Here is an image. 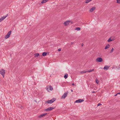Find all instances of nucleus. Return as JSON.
Returning <instances> with one entry per match:
<instances>
[{
  "label": "nucleus",
  "mask_w": 120,
  "mask_h": 120,
  "mask_svg": "<svg viewBox=\"0 0 120 120\" xmlns=\"http://www.w3.org/2000/svg\"><path fill=\"white\" fill-rule=\"evenodd\" d=\"M0 74L2 75L3 78H4L6 72L5 70L3 69H1L0 70Z\"/></svg>",
  "instance_id": "f257e3e1"
},
{
  "label": "nucleus",
  "mask_w": 120,
  "mask_h": 120,
  "mask_svg": "<svg viewBox=\"0 0 120 120\" xmlns=\"http://www.w3.org/2000/svg\"><path fill=\"white\" fill-rule=\"evenodd\" d=\"M56 100V99L55 98H53L51 100H48L46 101V102L48 103H52L53 102Z\"/></svg>",
  "instance_id": "f03ea898"
},
{
  "label": "nucleus",
  "mask_w": 120,
  "mask_h": 120,
  "mask_svg": "<svg viewBox=\"0 0 120 120\" xmlns=\"http://www.w3.org/2000/svg\"><path fill=\"white\" fill-rule=\"evenodd\" d=\"M68 93V91H67L61 97V99H64L67 96Z\"/></svg>",
  "instance_id": "7ed1b4c3"
},
{
  "label": "nucleus",
  "mask_w": 120,
  "mask_h": 120,
  "mask_svg": "<svg viewBox=\"0 0 120 120\" xmlns=\"http://www.w3.org/2000/svg\"><path fill=\"white\" fill-rule=\"evenodd\" d=\"M11 31H10L8 32L7 34L6 35L5 37V39H7L9 37L11 34Z\"/></svg>",
  "instance_id": "20e7f679"
},
{
  "label": "nucleus",
  "mask_w": 120,
  "mask_h": 120,
  "mask_svg": "<svg viewBox=\"0 0 120 120\" xmlns=\"http://www.w3.org/2000/svg\"><path fill=\"white\" fill-rule=\"evenodd\" d=\"M103 60L102 59L101 57H98L96 59V61L97 62H101Z\"/></svg>",
  "instance_id": "39448f33"
},
{
  "label": "nucleus",
  "mask_w": 120,
  "mask_h": 120,
  "mask_svg": "<svg viewBox=\"0 0 120 120\" xmlns=\"http://www.w3.org/2000/svg\"><path fill=\"white\" fill-rule=\"evenodd\" d=\"M8 15V14H7L5 16H4L3 17H1V18L0 19V22L3 20L4 19H5L7 17Z\"/></svg>",
  "instance_id": "423d86ee"
},
{
  "label": "nucleus",
  "mask_w": 120,
  "mask_h": 120,
  "mask_svg": "<svg viewBox=\"0 0 120 120\" xmlns=\"http://www.w3.org/2000/svg\"><path fill=\"white\" fill-rule=\"evenodd\" d=\"M55 108V107L53 108V107H52L49 108L45 109V110L46 111H49L54 109Z\"/></svg>",
  "instance_id": "0eeeda50"
},
{
  "label": "nucleus",
  "mask_w": 120,
  "mask_h": 120,
  "mask_svg": "<svg viewBox=\"0 0 120 120\" xmlns=\"http://www.w3.org/2000/svg\"><path fill=\"white\" fill-rule=\"evenodd\" d=\"M84 100L83 99H80L78 100H76L75 102V103H80L83 101Z\"/></svg>",
  "instance_id": "6e6552de"
},
{
  "label": "nucleus",
  "mask_w": 120,
  "mask_h": 120,
  "mask_svg": "<svg viewBox=\"0 0 120 120\" xmlns=\"http://www.w3.org/2000/svg\"><path fill=\"white\" fill-rule=\"evenodd\" d=\"M70 22V21H67L64 22V24L65 26H67L69 24V23Z\"/></svg>",
  "instance_id": "1a4fd4ad"
},
{
  "label": "nucleus",
  "mask_w": 120,
  "mask_h": 120,
  "mask_svg": "<svg viewBox=\"0 0 120 120\" xmlns=\"http://www.w3.org/2000/svg\"><path fill=\"white\" fill-rule=\"evenodd\" d=\"M109 68V66L107 65H105V66L103 68L104 70H108Z\"/></svg>",
  "instance_id": "9d476101"
},
{
  "label": "nucleus",
  "mask_w": 120,
  "mask_h": 120,
  "mask_svg": "<svg viewBox=\"0 0 120 120\" xmlns=\"http://www.w3.org/2000/svg\"><path fill=\"white\" fill-rule=\"evenodd\" d=\"M95 7H93L91 8H90V12H92L93 11H94L95 9Z\"/></svg>",
  "instance_id": "9b49d317"
},
{
  "label": "nucleus",
  "mask_w": 120,
  "mask_h": 120,
  "mask_svg": "<svg viewBox=\"0 0 120 120\" xmlns=\"http://www.w3.org/2000/svg\"><path fill=\"white\" fill-rule=\"evenodd\" d=\"M47 114V113H45L41 114L39 116V117H43V116H45Z\"/></svg>",
  "instance_id": "f8f14e48"
},
{
  "label": "nucleus",
  "mask_w": 120,
  "mask_h": 120,
  "mask_svg": "<svg viewBox=\"0 0 120 120\" xmlns=\"http://www.w3.org/2000/svg\"><path fill=\"white\" fill-rule=\"evenodd\" d=\"M49 0H43L41 2V3L42 4H43L44 3H45L47 2Z\"/></svg>",
  "instance_id": "ddd939ff"
},
{
  "label": "nucleus",
  "mask_w": 120,
  "mask_h": 120,
  "mask_svg": "<svg viewBox=\"0 0 120 120\" xmlns=\"http://www.w3.org/2000/svg\"><path fill=\"white\" fill-rule=\"evenodd\" d=\"M47 52H43L42 54V55L43 56H45L47 55Z\"/></svg>",
  "instance_id": "4468645a"
},
{
  "label": "nucleus",
  "mask_w": 120,
  "mask_h": 120,
  "mask_svg": "<svg viewBox=\"0 0 120 120\" xmlns=\"http://www.w3.org/2000/svg\"><path fill=\"white\" fill-rule=\"evenodd\" d=\"M110 45L109 44H107L105 47V49H106L109 48Z\"/></svg>",
  "instance_id": "2eb2a0df"
},
{
  "label": "nucleus",
  "mask_w": 120,
  "mask_h": 120,
  "mask_svg": "<svg viewBox=\"0 0 120 120\" xmlns=\"http://www.w3.org/2000/svg\"><path fill=\"white\" fill-rule=\"evenodd\" d=\"M39 56V54L38 53H36L34 54V57H38Z\"/></svg>",
  "instance_id": "dca6fc26"
},
{
  "label": "nucleus",
  "mask_w": 120,
  "mask_h": 120,
  "mask_svg": "<svg viewBox=\"0 0 120 120\" xmlns=\"http://www.w3.org/2000/svg\"><path fill=\"white\" fill-rule=\"evenodd\" d=\"M68 74L67 73L65 74V75L64 76V78H65V79H66L68 78Z\"/></svg>",
  "instance_id": "f3484780"
},
{
  "label": "nucleus",
  "mask_w": 120,
  "mask_h": 120,
  "mask_svg": "<svg viewBox=\"0 0 120 120\" xmlns=\"http://www.w3.org/2000/svg\"><path fill=\"white\" fill-rule=\"evenodd\" d=\"M49 88L50 90H52L53 89V88L51 86H49Z\"/></svg>",
  "instance_id": "a211bd4d"
},
{
  "label": "nucleus",
  "mask_w": 120,
  "mask_h": 120,
  "mask_svg": "<svg viewBox=\"0 0 120 120\" xmlns=\"http://www.w3.org/2000/svg\"><path fill=\"white\" fill-rule=\"evenodd\" d=\"M113 40L112 39H111V38H109L108 40H107V41L108 42H109L111 41H113Z\"/></svg>",
  "instance_id": "6ab92c4d"
},
{
  "label": "nucleus",
  "mask_w": 120,
  "mask_h": 120,
  "mask_svg": "<svg viewBox=\"0 0 120 120\" xmlns=\"http://www.w3.org/2000/svg\"><path fill=\"white\" fill-rule=\"evenodd\" d=\"M92 0H86L85 3H88L89 2H90Z\"/></svg>",
  "instance_id": "aec40b11"
},
{
  "label": "nucleus",
  "mask_w": 120,
  "mask_h": 120,
  "mask_svg": "<svg viewBox=\"0 0 120 120\" xmlns=\"http://www.w3.org/2000/svg\"><path fill=\"white\" fill-rule=\"evenodd\" d=\"M81 29V28L79 27L76 28L75 30H80Z\"/></svg>",
  "instance_id": "412c9836"
},
{
  "label": "nucleus",
  "mask_w": 120,
  "mask_h": 120,
  "mask_svg": "<svg viewBox=\"0 0 120 120\" xmlns=\"http://www.w3.org/2000/svg\"><path fill=\"white\" fill-rule=\"evenodd\" d=\"M87 72V71H81L80 72L81 73H84Z\"/></svg>",
  "instance_id": "4be33fe9"
},
{
  "label": "nucleus",
  "mask_w": 120,
  "mask_h": 120,
  "mask_svg": "<svg viewBox=\"0 0 120 120\" xmlns=\"http://www.w3.org/2000/svg\"><path fill=\"white\" fill-rule=\"evenodd\" d=\"M116 3L118 4H120V0H116Z\"/></svg>",
  "instance_id": "5701e85b"
},
{
  "label": "nucleus",
  "mask_w": 120,
  "mask_h": 120,
  "mask_svg": "<svg viewBox=\"0 0 120 120\" xmlns=\"http://www.w3.org/2000/svg\"><path fill=\"white\" fill-rule=\"evenodd\" d=\"M113 50H114V48H112V49L111 50V51L110 52V53H112V52Z\"/></svg>",
  "instance_id": "b1692460"
},
{
  "label": "nucleus",
  "mask_w": 120,
  "mask_h": 120,
  "mask_svg": "<svg viewBox=\"0 0 120 120\" xmlns=\"http://www.w3.org/2000/svg\"><path fill=\"white\" fill-rule=\"evenodd\" d=\"M18 107L19 108H21V109H22V108H21V107H22V106L21 105H19L18 106Z\"/></svg>",
  "instance_id": "393cba45"
},
{
  "label": "nucleus",
  "mask_w": 120,
  "mask_h": 120,
  "mask_svg": "<svg viewBox=\"0 0 120 120\" xmlns=\"http://www.w3.org/2000/svg\"><path fill=\"white\" fill-rule=\"evenodd\" d=\"M96 82L98 84V83L99 81L98 80L96 79Z\"/></svg>",
  "instance_id": "a878e982"
},
{
  "label": "nucleus",
  "mask_w": 120,
  "mask_h": 120,
  "mask_svg": "<svg viewBox=\"0 0 120 120\" xmlns=\"http://www.w3.org/2000/svg\"><path fill=\"white\" fill-rule=\"evenodd\" d=\"M87 72H91V70L90 69V70H89L88 71H87Z\"/></svg>",
  "instance_id": "bb28decb"
},
{
  "label": "nucleus",
  "mask_w": 120,
  "mask_h": 120,
  "mask_svg": "<svg viewBox=\"0 0 120 120\" xmlns=\"http://www.w3.org/2000/svg\"><path fill=\"white\" fill-rule=\"evenodd\" d=\"M101 104H100V103H98V105H97V106H100L101 105Z\"/></svg>",
  "instance_id": "cd10ccee"
},
{
  "label": "nucleus",
  "mask_w": 120,
  "mask_h": 120,
  "mask_svg": "<svg viewBox=\"0 0 120 120\" xmlns=\"http://www.w3.org/2000/svg\"><path fill=\"white\" fill-rule=\"evenodd\" d=\"M117 69H120V65H119V66H118Z\"/></svg>",
  "instance_id": "c85d7f7f"
},
{
  "label": "nucleus",
  "mask_w": 120,
  "mask_h": 120,
  "mask_svg": "<svg viewBox=\"0 0 120 120\" xmlns=\"http://www.w3.org/2000/svg\"><path fill=\"white\" fill-rule=\"evenodd\" d=\"M61 49H60V48H59V49H58V51H61Z\"/></svg>",
  "instance_id": "c756f323"
},
{
  "label": "nucleus",
  "mask_w": 120,
  "mask_h": 120,
  "mask_svg": "<svg viewBox=\"0 0 120 120\" xmlns=\"http://www.w3.org/2000/svg\"><path fill=\"white\" fill-rule=\"evenodd\" d=\"M46 90L48 91H49V88L48 87L46 88Z\"/></svg>",
  "instance_id": "7c9ffc66"
},
{
  "label": "nucleus",
  "mask_w": 120,
  "mask_h": 120,
  "mask_svg": "<svg viewBox=\"0 0 120 120\" xmlns=\"http://www.w3.org/2000/svg\"><path fill=\"white\" fill-rule=\"evenodd\" d=\"M94 69H92V70H91V71H94Z\"/></svg>",
  "instance_id": "2f4dec72"
},
{
  "label": "nucleus",
  "mask_w": 120,
  "mask_h": 120,
  "mask_svg": "<svg viewBox=\"0 0 120 120\" xmlns=\"http://www.w3.org/2000/svg\"><path fill=\"white\" fill-rule=\"evenodd\" d=\"M82 45V46H83V45H84V44H83V43H82V45Z\"/></svg>",
  "instance_id": "473e14b6"
},
{
  "label": "nucleus",
  "mask_w": 120,
  "mask_h": 120,
  "mask_svg": "<svg viewBox=\"0 0 120 120\" xmlns=\"http://www.w3.org/2000/svg\"><path fill=\"white\" fill-rule=\"evenodd\" d=\"M72 85L73 86H74L75 85V84L74 83H72Z\"/></svg>",
  "instance_id": "72a5a7b5"
},
{
  "label": "nucleus",
  "mask_w": 120,
  "mask_h": 120,
  "mask_svg": "<svg viewBox=\"0 0 120 120\" xmlns=\"http://www.w3.org/2000/svg\"><path fill=\"white\" fill-rule=\"evenodd\" d=\"M71 92H73V90L72 89L71 90Z\"/></svg>",
  "instance_id": "f704fd0d"
},
{
  "label": "nucleus",
  "mask_w": 120,
  "mask_h": 120,
  "mask_svg": "<svg viewBox=\"0 0 120 120\" xmlns=\"http://www.w3.org/2000/svg\"><path fill=\"white\" fill-rule=\"evenodd\" d=\"M117 94H116L115 95V96H116Z\"/></svg>",
  "instance_id": "c9c22d12"
},
{
  "label": "nucleus",
  "mask_w": 120,
  "mask_h": 120,
  "mask_svg": "<svg viewBox=\"0 0 120 120\" xmlns=\"http://www.w3.org/2000/svg\"><path fill=\"white\" fill-rule=\"evenodd\" d=\"M117 94H120V93H119Z\"/></svg>",
  "instance_id": "e433bc0d"
},
{
  "label": "nucleus",
  "mask_w": 120,
  "mask_h": 120,
  "mask_svg": "<svg viewBox=\"0 0 120 120\" xmlns=\"http://www.w3.org/2000/svg\"><path fill=\"white\" fill-rule=\"evenodd\" d=\"M94 91H92V93H94Z\"/></svg>",
  "instance_id": "4c0bfd02"
},
{
  "label": "nucleus",
  "mask_w": 120,
  "mask_h": 120,
  "mask_svg": "<svg viewBox=\"0 0 120 120\" xmlns=\"http://www.w3.org/2000/svg\"><path fill=\"white\" fill-rule=\"evenodd\" d=\"M100 68H101V69H102V68H103L100 67Z\"/></svg>",
  "instance_id": "58836bf2"
},
{
  "label": "nucleus",
  "mask_w": 120,
  "mask_h": 120,
  "mask_svg": "<svg viewBox=\"0 0 120 120\" xmlns=\"http://www.w3.org/2000/svg\"><path fill=\"white\" fill-rule=\"evenodd\" d=\"M21 108H22V109L23 108V107L22 106V107H21Z\"/></svg>",
  "instance_id": "ea45409f"
}]
</instances>
